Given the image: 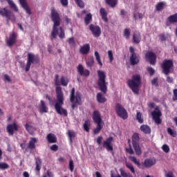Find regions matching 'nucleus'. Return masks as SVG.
Wrapping results in <instances>:
<instances>
[{"instance_id": "8fccbe9b", "label": "nucleus", "mask_w": 177, "mask_h": 177, "mask_svg": "<svg viewBox=\"0 0 177 177\" xmlns=\"http://www.w3.org/2000/svg\"><path fill=\"white\" fill-rule=\"evenodd\" d=\"M126 167L129 169H130L131 172L135 175V167H133V165L131 163H126Z\"/></svg>"}, {"instance_id": "c9c22d12", "label": "nucleus", "mask_w": 177, "mask_h": 177, "mask_svg": "<svg viewBox=\"0 0 177 177\" xmlns=\"http://www.w3.org/2000/svg\"><path fill=\"white\" fill-rule=\"evenodd\" d=\"M94 55L97 64L99 66H100V67H102V66H103V63H102V59H100V55L99 54V52L95 51Z\"/></svg>"}, {"instance_id": "69168bd1", "label": "nucleus", "mask_w": 177, "mask_h": 177, "mask_svg": "<svg viewBox=\"0 0 177 177\" xmlns=\"http://www.w3.org/2000/svg\"><path fill=\"white\" fill-rule=\"evenodd\" d=\"M62 6H67L68 5V0H61Z\"/></svg>"}, {"instance_id": "e2e57ef3", "label": "nucleus", "mask_w": 177, "mask_h": 177, "mask_svg": "<svg viewBox=\"0 0 177 177\" xmlns=\"http://www.w3.org/2000/svg\"><path fill=\"white\" fill-rule=\"evenodd\" d=\"M68 42L69 45H75V40H74V37L69 38Z\"/></svg>"}, {"instance_id": "bf43d9fd", "label": "nucleus", "mask_w": 177, "mask_h": 177, "mask_svg": "<svg viewBox=\"0 0 177 177\" xmlns=\"http://www.w3.org/2000/svg\"><path fill=\"white\" fill-rule=\"evenodd\" d=\"M172 99L174 100V102L177 100V88L174 89L173 91V97Z\"/></svg>"}, {"instance_id": "49530a36", "label": "nucleus", "mask_w": 177, "mask_h": 177, "mask_svg": "<svg viewBox=\"0 0 177 177\" xmlns=\"http://www.w3.org/2000/svg\"><path fill=\"white\" fill-rule=\"evenodd\" d=\"M76 5L79 6V8H81L83 9V8H85V3L82 0H75Z\"/></svg>"}, {"instance_id": "f03ea898", "label": "nucleus", "mask_w": 177, "mask_h": 177, "mask_svg": "<svg viewBox=\"0 0 177 177\" xmlns=\"http://www.w3.org/2000/svg\"><path fill=\"white\" fill-rule=\"evenodd\" d=\"M127 85L133 93L139 95V88H140V85H142L140 75H133L131 79L127 81Z\"/></svg>"}, {"instance_id": "f704fd0d", "label": "nucleus", "mask_w": 177, "mask_h": 177, "mask_svg": "<svg viewBox=\"0 0 177 177\" xmlns=\"http://www.w3.org/2000/svg\"><path fill=\"white\" fill-rule=\"evenodd\" d=\"M91 21H92V14L88 13L84 17V24L86 26H89Z\"/></svg>"}, {"instance_id": "f8f14e48", "label": "nucleus", "mask_w": 177, "mask_h": 177, "mask_svg": "<svg viewBox=\"0 0 177 177\" xmlns=\"http://www.w3.org/2000/svg\"><path fill=\"white\" fill-rule=\"evenodd\" d=\"M162 113L158 107L155 108V110L151 112L152 118L157 125H160L162 122V120H161V116Z\"/></svg>"}, {"instance_id": "72a5a7b5", "label": "nucleus", "mask_w": 177, "mask_h": 177, "mask_svg": "<svg viewBox=\"0 0 177 177\" xmlns=\"http://www.w3.org/2000/svg\"><path fill=\"white\" fill-rule=\"evenodd\" d=\"M25 128L30 135H32L34 133L35 128L33 126H31L28 123H26L25 124Z\"/></svg>"}, {"instance_id": "6e6d98bb", "label": "nucleus", "mask_w": 177, "mask_h": 177, "mask_svg": "<svg viewBox=\"0 0 177 177\" xmlns=\"http://www.w3.org/2000/svg\"><path fill=\"white\" fill-rule=\"evenodd\" d=\"M120 16L123 18L128 17V12L124 9L120 10Z\"/></svg>"}, {"instance_id": "c756f323", "label": "nucleus", "mask_w": 177, "mask_h": 177, "mask_svg": "<svg viewBox=\"0 0 177 177\" xmlns=\"http://www.w3.org/2000/svg\"><path fill=\"white\" fill-rule=\"evenodd\" d=\"M107 99L102 94V93H98L97 94V101L98 103H106Z\"/></svg>"}, {"instance_id": "2f4dec72", "label": "nucleus", "mask_w": 177, "mask_h": 177, "mask_svg": "<svg viewBox=\"0 0 177 177\" xmlns=\"http://www.w3.org/2000/svg\"><path fill=\"white\" fill-rule=\"evenodd\" d=\"M167 21L171 24L173 23H177V13H175L168 17Z\"/></svg>"}, {"instance_id": "bb28decb", "label": "nucleus", "mask_w": 177, "mask_h": 177, "mask_svg": "<svg viewBox=\"0 0 177 177\" xmlns=\"http://www.w3.org/2000/svg\"><path fill=\"white\" fill-rule=\"evenodd\" d=\"M141 39L142 36L140 35V32L136 31L133 33V41L135 44H139Z\"/></svg>"}, {"instance_id": "864d4df0", "label": "nucleus", "mask_w": 177, "mask_h": 177, "mask_svg": "<svg viewBox=\"0 0 177 177\" xmlns=\"http://www.w3.org/2000/svg\"><path fill=\"white\" fill-rule=\"evenodd\" d=\"M9 165L6 162H0V169H8Z\"/></svg>"}, {"instance_id": "423d86ee", "label": "nucleus", "mask_w": 177, "mask_h": 177, "mask_svg": "<svg viewBox=\"0 0 177 177\" xmlns=\"http://www.w3.org/2000/svg\"><path fill=\"white\" fill-rule=\"evenodd\" d=\"M162 73L165 75H169L174 71V60L165 59L161 64Z\"/></svg>"}, {"instance_id": "4be33fe9", "label": "nucleus", "mask_w": 177, "mask_h": 177, "mask_svg": "<svg viewBox=\"0 0 177 177\" xmlns=\"http://www.w3.org/2000/svg\"><path fill=\"white\" fill-rule=\"evenodd\" d=\"M89 50H91V46L89 44H85L81 46L80 49V52L82 55H88L89 53Z\"/></svg>"}, {"instance_id": "79ce46f5", "label": "nucleus", "mask_w": 177, "mask_h": 177, "mask_svg": "<svg viewBox=\"0 0 177 177\" xmlns=\"http://www.w3.org/2000/svg\"><path fill=\"white\" fill-rule=\"evenodd\" d=\"M60 81L62 86H67V85H68V79L67 77L62 76Z\"/></svg>"}, {"instance_id": "c03bdc74", "label": "nucleus", "mask_w": 177, "mask_h": 177, "mask_svg": "<svg viewBox=\"0 0 177 177\" xmlns=\"http://www.w3.org/2000/svg\"><path fill=\"white\" fill-rule=\"evenodd\" d=\"M68 136L69 140H70L71 143H73V138H75V132H74L71 130H68Z\"/></svg>"}, {"instance_id": "680f3d73", "label": "nucleus", "mask_w": 177, "mask_h": 177, "mask_svg": "<svg viewBox=\"0 0 177 177\" xmlns=\"http://www.w3.org/2000/svg\"><path fill=\"white\" fill-rule=\"evenodd\" d=\"M159 37V39H160V41H166L167 39V36H165V34H160L158 35Z\"/></svg>"}, {"instance_id": "b1692460", "label": "nucleus", "mask_w": 177, "mask_h": 177, "mask_svg": "<svg viewBox=\"0 0 177 177\" xmlns=\"http://www.w3.org/2000/svg\"><path fill=\"white\" fill-rule=\"evenodd\" d=\"M20 5L22 8L26 10L28 15H31V9H30V6L27 4V1L26 0H19Z\"/></svg>"}, {"instance_id": "4c0bfd02", "label": "nucleus", "mask_w": 177, "mask_h": 177, "mask_svg": "<svg viewBox=\"0 0 177 177\" xmlns=\"http://www.w3.org/2000/svg\"><path fill=\"white\" fill-rule=\"evenodd\" d=\"M90 127H91V121L89 120H85L83 124V128L86 131V132H89Z\"/></svg>"}, {"instance_id": "a19ab883", "label": "nucleus", "mask_w": 177, "mask_h": 177, "mask_svg": "<svg viewBox=\"0 0 177 177\" xmlns=\"http://www.w3.org/2000/svg\"><path fill=\"white\" fill-rule=\"evenodd\" d=\"M123 35L126 39H129L131 37V29L125 28L123 32Z\"/></svg>"}, {"instance_id": "39448f33", "label": "nucleus", "mask_w": 177, "mask_h": 177, "mask_svg": "<svg viewBox=\"0 0 177 177\" xmlns=\"http://www.w3.org/2000/svg\"><path fill=\"white\" fill-rule=\"evenodd\" d=\"M70 102L72 104L71 107L73 110L77 107V104L81 105V93L80 92H76L75 93V88H73L71 91V95H70Z\"/></svg>"}, {"instance_id": "09e8293b", "label": "nucleus", "mask_w": 177, "mask_h": 177, "mask_svg": "<svg viewBox=\"0 0 177 177\" xmlns=\"http://www.w3.org/2000/svg\"><path fill=\"white\" fill-rule=\"evenodd\" d=\"M147 70L151 77H152V75H154V74H156V71L152 67L147 66Z\"/></svg>"}, {"instance_id": "e433bc0d", "label": "nucleus", "mask_w": 177, "mask_h": 177, "mask_svg": "<svg viewBox=\"0 0 177 177\" xmlns=\"http://www.w3.org/2000/svg\"><path fill=\"white\" fill-rule=\"evenodd\" d=\"M36 164V171H41V166L42 165V160H41V158H37L35 160Z\"/></svg>"}, {"instance_id": "1a4fd4ad", "label": "nucleus", "mask_w": 177, "mask_h": 177, "mask_svg": "<svg viewBox=\"0 0 177 177\" xmlns=\"http://www.w3.org/2000/svg\"><path fill=\"white\" fill-rule=\"evenodd\" d=\"M58 26H53V30L51 32V37L54 39H56L57 38V35L60 39H63L66 37V33L64 32V29L60 26L57 28Z\"/></svg>"}, {"instance_id": "7ed1b4c3", "label": "nucleus", "mask_w": 177, "mask_h": 177, "mask_svg": "<svg viewBox=\"0 0 177 177\" xmlns=\"http://www.w3.org/2000/svg\"><path fill=\"white\" fill-rule=\"evenodd\" d=\"M98 80L97 85L100 88V91L106 95L107 93V85L109 83L106 82V73L103 71H97Z\"/></svg>"}, {"instance_id": "a211bd4d", "label": "nucleus", "mask_w": 177, "mask_h": 177, "mask_svg": "<svg viewBox=\"0 0 177 177\" xmlns=\"http://www.w3.org/2000/svg\"><path fill=\"white\" fill-rule=\"evenodd\" d=\"M156 160L155 158H149L145 160L144 162L142 163L143 168H151L153 165H156Z\"/></svg>"}, {"instance_id": "f3484780", "label": "nucleus", "mask_w": 177, "mask_h": 177, "mask_svg": "<svg viewBox=\"0 0 177 177\" xmlns=\"http://www.w3.org/2000/svg\"><path fill=\"white\" fill-rule=\"evenodd\" d=\"M113 140L114 138L109 137L102 142V147L107 150V151H113Z\"/></svg>"}, {"instance_id": "412c9836", "label": "nucleus", "mask_w": 177, "mask_h": 177, "mask_svg": "<svg viewBox=\"0 0 177 177\" xmlns=\"http://www.w3.org/2000/svg\"><path fill=\"white\" fill-rule=\"evenodd\" d=\"M19 129V127L16 123L10 124L7 126V132L9 135H14L15 131H17Z\"/></svg>"}, {"instance_id": "4468645a", "label": "nucleus", "mask_w": 177, "mask_h": 177, "mask_svg": "<svg viewBox=\"0 0 177 177\" xmlns=\"http://www.w3.org/2000/svg\"><path fill=\"white\" fill-rule=\"evenodd\" d=\"M129 51L131 53L130 56V63L131 66H136V64H139L140 57L136 53H135V48L133 46L129 48Z\"/></svg>"}, {"instance_id": "7c9ffc66", "label": "nucleus", "mask_w": 177, "mask_h": 177, "mask_svg": "<svg viewBox=\"0 0 177 177\" xmlns=\"http://www.w3.org/2000/svg\"><path fill=\"white\" fill-rule=\"evenodd\" d=\"M106 5H109L110 8H115L118 4V0H105Z\"/></svg>"}, {"instance_id": "603ef678", "label": "nucleus", "mask_w": 177, "mask_h": 177, "mask_svg": "<svg viewBox=\"0 0 177 177\" xmlns=\"http://www.w3.org/2000/svg\"><path fill=\"white\" fill-rule=\"evenodd\" d=\"M108 56L110 63H113V60H114V56L113 55V51L111 50H108Z\"/></svg>"}, {"instance_id": "2eb2a0df", "label": "nucleus", "mask_w": 177, "mask_h": 177, "mask_svg": "<svg viewBox=\"0 0 177 177\" xmlns=\"http://www.w3.org/2000/svg\"><path fill=\"white\" fill-rule=\"evenodd\" d=\"M145 59L151 66H156V63H157V55L154 52L148 51L145 54Z\"/></svg>"}, {"instance_id": "393cba45", "label": "nucleus", "mask_w": 177, "mask_h": 177, "mask_svg": "<svg viewBox=\"0 0 177 177\" xmlns=\"http://www.w3.org/2000/svg\"><path fill=\"white\" fill-rule=\"evenodd\" d=\"M140 129L145 135H150L151 133V128L147 124H142L140 126Z\"/></svg>"}, {"instance_id": "774afa93", "label": "nucleus", "mask_w": 177, "mask_h": 177, "mask_svg": "<svg viewBox=\"0 0 177 177\" xmlns=\"http://www.w3.org/2000/svg\"><path fill=\"white\" fill-rule=\"evenodd\" d=\"M103 138H102V136H99L97 138V145H102V140Z\"/></svg>"}, {"instance_id": "052dcab7", "label": "nucleus", "mask_w": 177, "mask_h": 177, "mask_svg": "<svg viewBox=\"0 0 177 177\" xmlns=\"http://www.w3.org/2000/svg\"><path fill=\"white\" fill-rule=\"evenodd\" d=\"M50 150H52V151H57V150H59V146L57 145H53L50 147Z\"/></svg>"}, {"instance_id": "6e6552de", "label": "nucleus", "mask_w": 177, "mask_h": 177, "mask_svg": "<svg viewBox=\"0 0 177 177\" xmlns=\"http://www.w3.org/2000/svg\"><path fill=\"white\" fill-rule=\"evenodd\" d=\"M38 63H39V57L32 53H28L25 71H30L31 64H38Z\"/></svg>"}, {"instance_id": "de8ad7c7", "label": "nucleus", "mask_w": 177, "mask_h": 177, "mask_svg": "<svg viewBox=\"0 0 177 177\" xmlns=\"http://www.w3.org/2000/svg\"><path fill=\"white\" fill-rule=\"evenodd\" d=\"M129 159L131 160V161L134 162L136 165H137L138 167H140V162L138 160V159H136V157L129 156Z\"/></svg>"}, {"instance_id": "338daca9", "label": "nucleus", "mask_w": 177, "mask_h": 177, "mask_svg": "<svg viewBox=\"0 0 177 177\" xmlns=\"http://www.w3.org/2000/svg\"><path fill=\"white\" fill-rule=\"evenodd\" d=\"M167 82H169V84H172L174 82V78L168 76L167 77Z\"/></svg>"}, {"instance_id": "9d476101", "label": "nucleus", "mask_w": 177, "mask_h": 177, "mask_svg": "<svg viewBox=\"0 0 177 177\" xmlns=\"http://www.w3.org/2000/svg\"><path fill=\"white\" fill-rule=\"evenodd\" d=\"M132 145L135 150L136 154L137 156H140V154H142V149H140V145H139V133H134L133 134Z\"/></svg>"}, {"instance_id": "473e14b6", "label": "nucleus", "mask_w": 177, "mask_h": 177, "mask_svg": "<svg viewBox=\"0 0 177 177\" xmlns=\"http://www.w3.org/2000/svg\"><path fill=\"white\" fill-rule=\"evenodd\" d=\"M86 64L87 67H92L95 64V59L93 56L88 57L86 61Z\"/></svg>"}, {"instance_id": "aec40b11", "label": "nucleus", "mask_w": 177, "mask_h": 177, "mask_svg": "<svg viewBox=\"0 0 177 177\" xmlns=\"http://www.w3.org/2000/svg\"><path fill=\"white\" fill-rule=\"evenodd\" d=\"M77 73L80 75H84V77H89L91 72L88 69H84L82 64H79L77 67Z\"/></svg>"}, {"instance_id": "a878e982", "label": "nucleus", "mask_w": 177, "mask_h": 177, "mask_svg": "<svg viewBox=\"0 0 177 177\" xmlns=\"http://www.w3.org/2000/svg\"><path fill=\"white\" fill-rule=\"evenodd\" d=\"M38 143V139L36 138H30V140L28 144V149H30V150H33L35 149V144Z\"/></svg>"}, {"instance_id": "0eeeda50", "label": "nucleus", "mask_w": 177, "mask_h": 177, "mask_svg": "<svg viewBox=\"0 0 177 177\" xmlns=\"http://www.w3.org/2000/svg\"><path fill=\"white\" fill-rule=\"evenodd\" d=\"M0 16L6 17L7 26H9L10 20L12 23H15L16 21V16L15 14L12 13V11L8 10L6 8H0Z\"/></svg>"}, {"instance_id": "cd10ccee", "label": "nucleus", "mask_w": 177, "mask_h": 177, "mask_svg": "<svg viewBox=\"0 0 177 177\" xmlns=\"http://www.w3.org/2000/svg\"><path fill=\"white\" fill-rule=\"evenodd\" d=\"M46 139L48 143H56V142H57V138H56V136H55V134L52 133H50L47 135Z\"/></svg>"}, {"instance_id": "37998d69", "label": "nucleus", "mask_w": 177, "mask_h": 177, "mask_svg": "<svg viewBox=\"0 0 177 177\" xmlns=\"http://www.w3.org/2000/svg\"><path fill=\"white\" fill-rule=\"evenodd\" d=\"M167 133H169L170 136H172V138H176L177 136L176 131L171 129V127L167 128Z\"/></svg>"}, {"instance_id": "13d9d810", "label": "nucleus", "mask_w": 177, "mask_h": 177, "mask_svg": "<svg viewBox=\"0 0 177 177\" xmlns=\"http://www.w3.org/2000/svg\"><path fill=\"white\" fill-rule=\"evenodd\" d=\"M69 169L71 172L74 171V161L73 160L69 161Z\"/></svg>"}, {"instance_id": "5fc2aeb1", "label": "nucleus", "mask_w": 177, "mask_h": 177, "mask_svg": "<svg viewBox=\"0 0 177 177\" xmlns=\"http://www.w3.org/2000/svg\"><path fill=\"white\" fill-rule=\"evenodd\" d=\"M162 149L165 153H169V146H168L167 145H163L162 147Z\"/></svg>"}, {"instance_id": "0e129e2a", "label": "nucleus", "mask_w": 177, "mask_h": 177, "mask_svg": "<svg viewBox=\"0 0 177 177\" xmlns=\"http://www.w3.org/2000/svg\"><path fill=\"white\" fill-rule=\"evenodd\" d=\"M127 153H129V154H134L135 152H133V149H132V147H131V145H129V147L127 148Z\"/></svg>"}, {"instance_id": "dca6fc26", "label": "nucleus", "mask_w": 177, "mask_h": 177, "mask_svg": "<svg viewBox=\"0 0 177 177\" xmlns=\"http://www.w3.org/2000/svg\"><path fill=\"white\" fill-rule=\"evenodd\" d=\"M88 28L95 38H99L102 35V29L99 26L91 24L89 25Z\"/></svg>"}, {"instance_id": "ddd939ff", "label": "nucleus", "mask_w": 177, "mask_h": 177, "mask_svg": "<svg viewBox=\"0 0 177 177\" xmlns=\"http://www.w3.org/2000/svg\"><path fill=\"white\" fill-rule=\"evenodd\" d=\"M51 20L54 23L53 27H59L60 26V15L54 8H51Z\"/></svg>"}, {"instance_id": "58836bf2", "label": "nucleus", "mask_w": 177, "mask_h": 177, "mask_svg": "<svg viewBox=\"0 0 177 177\" xmlns=\"http://www.w3.org/2000/svg\"><path fill=\"white\" fill-rule=\"evenodd\" d=\"M7 2L8 5L10 6V8L15 10V12H19V8H17V6H16V4H15L13 1L7 0Z\"/></svg>"}, {"instance_id": "c85d7f7f", "label": "nucleus", "mask_w": 177, "mask_h": 177, "mask_svg": "<svg viewBox=\"0 0 177 177\" xmlns=\"http://www.w3.org/2000/svg\"><path fill=\"white\" fill-rule=\"evenodd\" d=\"M100 14L102 20H104L105 23H107V21H109V18H107V12L106 11V9L101 8L100 10Z\"/></svg>"}, {"instance_id": "a18cd8bd", "label": "nucleus", "mask_w": 177, "mask_h": 177, "mask_svg": "<svg viewBox=\"0 0 177 177\" xmlns=\"http://www.w3.org/2000/svg\"><path fill=\"white\" fill-rule=\"evenodd\" d=\"M120 172L121 176H122V177H133V176L131 175L130 173L125 172V171H124V169H122V168L120 169Z\"/></svg>"}, {"instance_id": "4d7b16f0", "label": "nucleus", "mask_w": 177, "mask_h": 177, "mask_svg": "<svg viewBox=\"0 0 177 177\" xmlns=\"http://www.w3.org/2000/svg\"><path fill=\"white\" fill-rule=\"evenodd\" d=\"M151 84L154 85L155 86H158V78L157 77H154L152 80H151Z\"/></svg>"}, {"instance_id": "9b49d317", "label": "nucleus", "mask_w": 177, "mask_h": 177, "mask_svg": "<svg viewBox=\"0 0 177 177\" xmlns=\"http://www.w3.org/2000/svg\"><path fill=\"white\" fill-rule=\"evenodd\" d=\"M116 114L122 120H127L128 118V112L127 109L122 106L120 103L115 105Z\"/></svg>"}, {"instance_id": "20e7f679", "label": "nucleus", "mask_w": 177, "mask_h": 177, "mask_svg": "<svg viewBox=\"0 0 177 177\" xmlns=\"http://www.w3.org/2000/svg\"><path fill=\"white\" fill-rule=\"evenodd\" d=\"M93 120L95 124H97V128L93 129L94 135H97L103 129V124H102V116L99 111H94L93 113Z\"/></svg>"}, {"instance_id": "5701e85b", "label": "nucleus", "mask_w": 177, "mask_h": 177, "mask_svg": "<svg viewBox=\"0 0 177 177\" xmlns=\"http://www.w3.org/2000/svg\"><path fill=\"white\" fill-rule=\"evenodd\" d=\"M48 108L46 106V104H45V101L41 100L40 101V104L39 105V111L41 114L44 113H48Z\"/></svg>"}, {"instance_id": "6ab92c4d", "label": "nucleus", "mask_w": 177, "mask_h": 177, "mask_svg": "<svg viewBox=\"0 0 177 177\" xmlns=\"http://www.w3.org/2000/svg\"><path fill=\"white\" fill-rule=\"evenodd\" d=\"M17 39V34L12 32L10 35L9 38L6 40V45L9 46V48L16 44V39Z\"/></svg>"}, {"instance_id": "ea45409f", "label": "nucleus", "mask_w": 177, "mask_h": 177, "mask_svg": "<svg viewBox=\"0 0 177 177\" xmlns=\"http://www.w3.org/2000/svg\"><path fill=\"white\" fill-rule=\"evenodd\" d=\"M164 6H165V4L164 3V2L162 1L159 2L156 6V10H157V12H161V10L164 9Z\"/></svg>"}, {"instance_id": "f257e3e1", "label": "nucleus", "mask_w": 177, "mask_h": 177, "mask_svg": "<svg viewBox=\"0 0 177 177\" xmlns=\"http://www.w3.org/2000/svg\"><path fill=\"white\" fill-rule=\"evenodd\" d=\"M55 92L57 95V102L55 104V109L57 114H60V115H64L65 117H67V115H68L67 110L62 107V106L64 104V95L63 94V91H62V87H56Z\"/></svg>"}, {"instance_id": "3c124183", "label": "nucleus", "mask_w": 177, "mask_h": 177, "mask_svg": "<svg viewBox=\"0 0 177 177\" xmlns=\"http://www.w3.org/2000/svg\"><path fill=\"white\" fill-rule=\"evenodd\" d=\"M136 119L140 124H143V119L142 118V113L137 112Z\"/></svg>"}]
</instances>
